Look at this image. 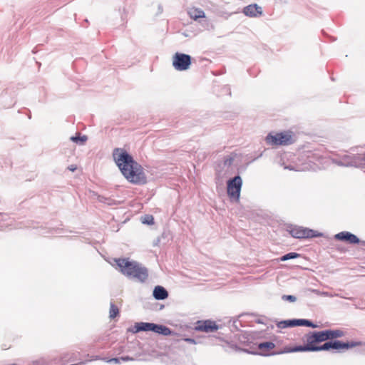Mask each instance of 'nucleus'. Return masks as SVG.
I'll return each mask as SVG.
<instances>
[{"label": "nucleus", "mask_w": 365, "mask_h": 365, "mask_svg": "<svg viewBox=\"0 0 365 365\" xmlns=\"http://www.w3.org/2000/svg\"><path fill=\"white\" fill-rule=\"evenodd\" d=\"M113 157L123 176L130 183L143 185L147 182V178L143 167L123 148H115Z\"/></svg>", "instance_id": "f257e3e1"}, {"label": "nucleus", "mask_w": 365, "mask_h": 365, "mask_svg": "<svg viewBox=\"0 0 365 365\" xmlns=\"http://www.w3.org/2000/svg\"><path fill=\"white\" fill-rule=\"evenodd\" d=\"M115 262L123 274L129 277H133L141 282H143L147 279L148 275L147 269L140 267L137 262H130L124 258L116 259H115Z\"/></svg>", "instance_id": "f03ea898"}, {"label": "nucleus", "mask_w": 365, "mask_h": 365, "mask_svg": "<svg viewBox=\"0 0 365 365\" xmlns=\"http://www.w3.org/2000/svg\"><path fill=\"white\" fill-rule=\"evenodd\" d=\"M294 141V135L292 131L269 133L266 137L267 143L272 146L289 145Z\"/></svg>", "instance_id": "7ed1b4c3"}, {"label": "nucleus", "mask_w": 365, "mask_h": 365, "mask_svg": "<svg viewBox=\"0 0 365 365\" xmlns=\"http://www.w3.org/2000/svg\"><path fill=\"white\" fill-rule=\"evenodd\" d=\"M242 185V179L240 176H235L227 182V192L230 200L238 202L240 195L241 187Z\"/></svg>", "instance_id": "20e7f679"}, {"label": "nucleus", "mask_w": 365, "mask_h": 365, "mask_svg": "<svg viewBox=\"0 0 365 365\" xmlns=\"http://www.w3.org/2000/svg\"><path fill=\"white\" fill-rule=\"evenodd\" d=\"M350 347V345L348 343H344L340 341H328L324 344L321 346H314L313 344H307L305 347H302L299 349L301 351H321V350H329L330 349H348Z\"/></svg>", "instance_id": "39448f33"}, {"label": "nucleus", "mask_w": 365, "mask_h": 365, "mask_svg": "<svg viewBox=\"0 0 365 365\" xmlns=\"http://www.w3.org/2000/svg\"><path fill=\"white\" fill-rule=\"evenodd\" d=\"M190 64L191 57L187 54L176 53L173 57V66L177 71H185Z\"/></svg>", "instance_id": "423d86ee"}, {"label": "nucleus", "mask_w": 365, "mask_h": 365, "mask_svg": "<svg viewBox=\"0 0 365 365\" xmlns=\"http://www.w3.org/2000/svg\"><path fill=\"white\" fill-rule=\"evenodd\" d=\"M289 232L293 237L298 239L312 238L319 236L317 232L313 230L298 226L291 227Z\"/></svg>", "instance_id": "0eeeda50"}, {"label": "nucleus", "mask_w": 365, "mask_h": 365, "mask_svg": "<svg viewBox=\"0 0 365 365\" xmlns=\"http://www.w3.org/2000/svg\"><path fill=\"white\" fill-rule=\"evenodd\" d=\"M196 330L210 333L218 330L219 326L212 320L199 321L197 323Z\"/></svg>", "instance_id": "6e6552de"}, {"label": "nucleus", "mask_w": 365, "mask_h": 365, "mask_svg": "<svg viewBox=\"0 0 365 365\" xmlns=\"http://www.w3.org/2000/svg\"><path fill=\"white\" fill-rule=\"evenodd\" d=\"M334 237L336 240L345 241L349 244H357L359 242V239L355 235L346 231L335 235Z\"/></svg>", "instance_id": "1a4fd4ad"}, {"label": "nucleus", "mask_w": 365, "mask_h": 365, "mask_svg": "<svg viewBox=\"0 0 365 365\" xmlns=\"http://www.w3.org/2000/svg\"><path fill=\"white\" fill-rule=\"evenodd\" d=\"M329 339V330L314 333L309 340L308 344H313L316 342H321Z\"/></svg>", "instance_id": "9d476101"}, {"label": "nucleus", "mask_w": 365, "mask_h": 365, "mask_svg": "<svg viewBox=\"0 0 365 365\" xmlns=\"http://www.w3.org/2000/svg\"><path fill=\"white\" fill-rule=\"evenodd\" d=\"M311 326V322L305 320V319H298V320H289V321H284L279 323L278 327L280 328H284L287 327H294V326Z\"/></svg>", "instance_id": "9b49d317"}, {"label": "nucleus", "mask_w": 365, "mask_h": 365, "mask_svg": "<svg viewBox=\"0 0 365 365\" xmlns=\"http://www.w3.org/2000/svg\"><path fill=\"white\" fill-rule=\"evenodd\" d=\"M150 331L155 333L161 334L164 336H168L171 334L170 329L167 327L163 325L155 324L153 323H151Z\"/></svg>", "instance_id": "f8f14e48"}, {"label": "nucleus", "mask_w": 365, "mask_h": 365, "mask_svg": "<svg viewBox=\"0 0 365 365\" xmlns=\"http://www.w3.org/2000/svg\"><path fill=\"white\" fill-rule=\"evenodd\" d=\"M153 296L156 299L162 300L168 297V293L164 287L156 286L153 290Z\"/></svg>", "instance_id": "ddd939ff"}, {"label": "nucleus", "mask_w": 365, "mask_h": 365, "mask_svg": "<svg viewBox=\"0 0 365 365\" xmlns=\"http://www.w3.org/2000/svg\"><path fill=\"white\" fill-rule=\"evenodd\" d=\"M275 345L272 342H264L258 345V348L262 355H268L270 350L274 348Z\"/></svg>", "instance_id": "4468645a"}, {"label": "nucleus", "mask_w": 365, "mask_h": 365, "mask_svg": "<svg viewBox=\"0 0 365 365\" xmlns=\"http://www.w3.org/2000/svg\"><path fill=\"white\" fill-rule=\"evenodd\" d=\"M188 13H189L190 18H192L195 20L200 19V18L205 17V12L200 9L192 8V9H190V10L189 11Z\"/></svg>", "instance_id": "2eb2a0df"}, {"label": "nucleus", "mask_w": 365, "mask_h": 365, "mask_svg": "<svg viewBox=\"0 0 365 365\" xmlns=\"http://www.w3.org/2000/svg\"><path fill=\"white\" fill-rule=\"evenodd\" d=\"M150 326H151V323H148V322L136 323L134 327L135 329V331L138 332V331H150Z\"/></svg>", "instance_id": "dca6fc26"}, {"label": "nucleus", "mask_w": 365, "mask_h": 365, "mask_svg": "<svg viewBox=\"0 0 365 365\" xmlns=\"http://www.w3.org/2000/svg\"><path fill=\"white\" fill-rule=\"evenodd\" d=\"M119 314V309L116 305L113 303H110V310H109V317L110 319L115 318Z\"/></svg>", "instance_id": "f3484780"}, {"label": "nucleus", "mask_w": 365, "mask_h": 365, "mask_svg": "<svg viewBox=\"0 0 365 365\" xmlns=\"http://www.w3.org/2000/svg\"><path fill=\"white\" fill-rule=\"evenodd\" d=\"M299 257V254L296 252H289L288 254L284 255L280 259L281 261H286L288 259H295Z\"/></svg>", "instance_id": "a211bd4d"}, {"label": "nucleus", "mask_w": 365, "mask_h": 365, "mask_svg": "<svg viewBox=\"0 0 365 365\" xmlns=\"http://www.w3.org/2000/svg\"><path fill=\"white\" fill-rule=\"evenodd\" d=\"M233 161H234V157L233 156L230 155V156H227V158H225L224 161H223V166H224V168H229L230 167H231V165L233 163Z\"/></svg>", "instance_id": "6ab92c4d"}, {"label": "nucleus", "mask_w": 365, "mask_h": 365, "mask_svg": "<svg viewBox=\"0 0 365 365\" xmlns=\"http://www.w3.org/2000/svg\"><path fill=\"white\" fill-rule=\"evenodd\" d=\"M71 140L76 143H78V141H80L81 143H84L87 140V136H86V135L80 136V134H78L77 136L71 137Z\"/></svg>", "instance_id": "aec40b11"}, {"label": "nucleus", "mask_w": 365, "mask_h": 365, "mask_svg": "<svg viewBox=\"0 0 365 365\" xmlns=\"http://www.w3.org/2000/svg\"><path fill=\"white\" fill-rule=\"evenodd\" d=\"M342 334H343L342 331H339V330H336V331L329 330V339L341 337L342 336Z\"/></svg>", "instance_id": "412c9836"}, {"label": "nucleus", "mask_w": 365, "mask_h": 365, "mask_svg": "<svg viewBox=\"0 0 365 365\" xmlns=\"http://www.w3.org/2000/svg\"><path fill=\"white\" fill-rule=\"evenodd\" d=\"M253 8L255 11H252V16H259L262 14V9L260 6H258L257 4H252Z\"/></svg>", "instance_id": "4be33fe9"}, {"label": "nucleus", "mask_w": 365, "mask_h": 365, "mask_svg": "<svg viewBox=\"0 0 365 365\" xmlns=\"http://www.w3.org/2000/svg\"><path fill=\"white\" fill-rule=\"evenodd\" d=\"M131 359H130L128 356L121 357V358H113V359H109L108 361V362L119 363L120 360H122V361H128V360H131Z\"/></svg>", "instance_id": "5701e85b"}, {"label": "nucleus", "mask_w": 365, "mask_h": 365, "mask_svg": "<svg viewBox=\"0 0 365 365\" xmlns=\"http://www.w3.org/2000/svg\"><path fill=\"white\" fill-rule=\"evenodd\" d=\"M282 299H286V300H289L292 302H294L296 301V297L294 296H292V295H284L282 297Z\"/></svg>", "instance_id": "b1692460"}, {"label": "nucleus", "mask_w": 365, "mask_h": 365, "mask_svg": "<svg viewBox=\"0 0 365 365\" xmlns=\"http://www.w3.org/2000/svg\"><path fill=\"white\" fill-rule=\"evenodd\" d=\"M146 220H143V222H146L148 224H153V217L151 216V215H148L146 216Z\"/></svg>", "instance_id": "393cba45"}, {"label": "nucleus", "mask_w": 365, "mask_h": 365, "mask_svg": "<svg viewBox=\"0 0 365 365\" xmlns=\"http://www.w3.org/2000/svg\"><path fill=\"white\" fill-rule=\"evenodd\" d=\"M244 12L247 16H251V6H247L245 8Z\"/></svg>", "instance_id": "a878e982"}, {"label": "nucleus", "mask_w": 365, "mask_h": 365, "mask_svg": "<svg viewBox=\"0 0 365 365\" xmlns=\"http://www.w3.org/2000/svg\"><path fill=\"white\" fill-rule=\"evenodd\" d=\"M68 169L69 170H71V171L73 172V171H75V170L77 169V167H76V165H70V166L68 168Z\"/></svg>", "instance_id": "bb28decb"}]
</instances>
